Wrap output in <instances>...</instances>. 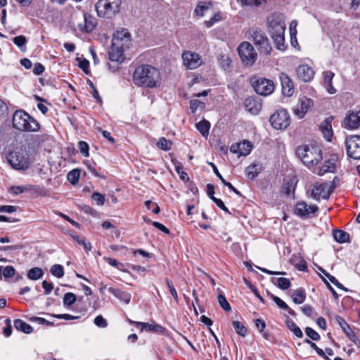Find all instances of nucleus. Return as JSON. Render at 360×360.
I'll return each mask as SVG.
<instances>
[{
    "mask_svg": "<svg viewBox=\"0 0 360 360\" xmlns=\"http://www.w3.org/2000/svg\"><path fill=\"white\" fill-rule=\"evenodd\" d=\"M291 297L295 304H302L306 299L305 290L302 288H297L293 290Z\"/></svg>",
    "mask_w": 360,
    "mask_h": 360,
    "instance_id": "nucleus-28",
    "label": "nucleus"
},
{
    "mask_svg": "<svg viewBox=\"0 0 360 360\" xmlns=\"http://www.w3.org/2000/svg\"><path fill=\"white\" fill-rule=\"evenodd\" d=\"M80 176V172L77 169H72L68 174V180L70 183L75 185L76 184Z\"/></svg>",
    "mask_w": 360,
    "mask_h": 360,
    "instance_id": "nucleus-39",
    "label": "nucleus"
},
{
    "mask_svg": "<svg viewBox=\"0 0 360 360\" xmlns=\"http://www.w3.org/2000/svg\"><path fill=\"white\" fill-rule=\"evenodd\" d=\"M221 13L217 12L210 20H205L204 23L207 27H211L214 24L221 20Z\"/></svg>",
    "mask_w": 360,
    "mask_h": 360,
    "instance_id": "nucleus-42",
    "label": "nucleus"
},
{
    "mask_svg": "<svg viewBox=\"0 0 360 360\" xmlns=\"http://www.w3.org/2000/svg\"><path fill=\"white\" fill-rule=\"evenodd\" d=\"M238 52L242 63L246 66L252 65L257 58L254 47L248 41H243L239 45Z\"/></svg>",
    "mask_w": 360,
    "mask_h": 360,
    "instance_id": "nucleus-7",
    "label": "nucleus"
},
{
    "mask_svg": "<svg viewBox=\"0 0 360 360\" xmlns=\"http://www.w3.org/2000/svg\"><path fill=\"white\" fill-rule=\"evenodd\" d=\"M336 323L341 327L347 338L356 346L360 347V340L347 324L345 320L340 316L335 317Z\"/></svg>",
    "mask_w": 360,
    "mask_h": 360,
    "instance_id": "nucleus-17",
    "label": "nucleus"
},
{
    "mask_svg": "<svg viewBox=\"0 0 360 360\" xmlns=\"http://www.w3.org/2000/svg\"><path fill=\"white\" fill-rule=\"evenodd\" d=\"M166 283L169 289V292H170L171 295H172L174 300L177 302L179 301L178 293H177L172 282L171 281H169V279H166Z\"/></svg>",
    "mask_w": 360,
    "mask_h": 360,
    "instance_id": "nucleus-49",
    "label": "nucleus"
},
{
    "mask_svg": "<svg viewBox=\"0 0 360 360\" xmlns=\"http://www.w3.org/2000/svg\"><path fill=\"white\" fill-rule=\"evenodd\" d=\"M345 146L349 157L355 160L360 159V136L355 135L347 138Z\"/></svg>",
    "mask_w": 360,
    "mask_h": 360,
    "instance_id": "nucleus-11",
    "label": "nucleus"
},
{
    "mask_svg": "<svg viewBox=\"0 0 360 360\" xmlns=\"http://www.w3.org/2000/svg\"><path fill=\"white\" fill-rule=\"evenodd\" d=\"M232 323L235 330L238 335L243 337H245L246 335L247 328L244 326V325L242 323H240L238 321H233Z\"/></svg>",
    "mask_w": 360,
    "mask_h": 360,
    "instance_id": "nucleus-38",
    "label": "nucleus"
},
{
    "mask_svg": "<svg viewBox=\"0 0 360 360\" xmlns=\"http://www.w3.org/2000/svg\"><path fill=\"white\" fill-rule=\"evenodd\" d=\"M271 281L281 290H287L290 286V281L288 278L284 277L273 278Z\"/></svg>",
    "mask_w": 360,
    "mask_h": 360,
    "instance_id": "nucleus-31",
    "label": "nucleus"
},
{
    "mask_svg": "<svg viewBox=\"0 0 360 360\" xmlns=\"http://www.w3.org/2000/svg\"><path fill=\"white\" fill-rule=\"evenodd\" d=\"M16 207L12 205H3L0 207V212L12 213L15 212Z\"/></svg>",
    "mask_w": 360,
    "mask_h": 360,
    "instance_id": "nucleus-60",
    "label": "nucleus"
},
{
    "mask_svg": "<svg viewBox=\"0 0 360 360\" xmlns=\"http://www.w3.org/2000/svg\"><path fill=\"white\" fill-rule=\"evenodd\" d=\"M244 107L252 115H257L262 109V103L256 98L248 97L244 101Z\"/></svg>",
    "mask_w": 360,
    "mask_h": 360,
    "instance_id": "nucleus-24",
    "label": "nucleus"
},
{
    "mask_svg": "<svg viewBox=\"0 0 360 360\" xmlns=\"http://www.w3.org/2000/svg\"><path fill=\"white\" fill-rule=\"evenodd\" d=\"M324 75V84L332 82L335 74L331 71H326L323 72Z\"/></svg>",
    "mask_w": 360,
    "mask_h": 360,
    "instance_id": "nucleus-58",
    "label": "nucleus"
},
{
    "mask_svg": "<svg viewBox=\"0 0 360 360\" xmlns=\"http://www.w3.org/2000/svg\"><path fill=\"white\" fill-rule=\"evenodd\" d=\"M74 239L75 240H77V242L79 245H82L86 252L91 250V243H86L85 241L84 238H79V237L75 236V237H74Z\"/></svg>",
    "mask_w": 360,
    "mask_h": 360,
    "instance_id": "nucleus-52",
    "label": "nucleus"
},
{
    "mask_svg": "<svg viewBox=\"0 0 360 360\" xmlns=\"http://www.w3.org/2000/svg\"><path fill=\"white\" fill-rule=\"evenodd\" d=\"M250 34L255 45L257 46L261 53L269 55L271 51L269 40L264 32L257 28L250 30Z\"/></svg>",
    "mask_w": 360,
    "mask_h": 360,
    "instance_id": "nucleus-6",
    "label": "nucleus"
},
{
    "mask_svg": "<svg viewBox=\"0 0 360 360\" xmlns=\"http://www.w3.org/2000/svg\"><path fill=\"white\" fill-rule=\"evenodd\" d=\"M306 335L312 340L318 341L320 339L319 334L310 327L305 328Z\"/></svg>",
    "mask_w": 360,
    "mask_h": 360,
    "instance_id": "nucleus-46",
    "label": "nucleus"
},
{
    "mask_svg": "<svg viewBox=\"0 0 360 360\" xmlns=\"http://www.w3.org/2000/svg\"><path fill=\"white\" fill-rule=\"evenodd\" d=\"M271 298L280 308L283 309H288V304L278 297L272 295Z\"/></svg>",
    "mask_w": 360,
    "mask_h": 360,
    "instance_id": "nucleus-54",
    "label": "nucleus"
},
{
    "mask_svg": "<svg viewBox=\"0 0 360 360\" xmlns=\"http://www.w3.org/2000/svg\"><path fill=\"white\" fill-rule=\"evenodd\" d=\"M122 0H98L96 4L98 15L111 18L120 11Z\"/></svg>",
    "mask_w": 360,
    "mask_h": 360,
    "instance_id": "nucleus-5",
    "label": "nucleus"
},
{
    "mask_svg": "<svg viewBox=\"0 0 360 360\" xmlns=\"http://www.w3.org/2000/svg\"><path fill=\"white\" fill-rule=\"evenodd\" d=\"M312 105L313 101L311 99L306 96L300 98L293 109L294 113L299 118H302Z\"/></svg>",
    "mask_w": 360,
    "mask_h": 360,
    "instance_id": "nucleus-18",
    "label": "nucleus"
},
{
    "mask_svg": "<svg viewBox=\"0 0 360 360\" xmlns=\"http://www.w3.org/2000/svg\"><path fill=\"white\" fill-rule=\"evenodd\" d=\"M343 127L348 129H356L360 127V109L349 111L345 116Z\"/></svg>",
    "mask_w": 360,
    "mask_h": 360,
    "instance_id": "nucleus-15",
    "label": "nucleus"
},
{
    "mask_svg": "<svg viewBox=\"0 0 360 360\" xmlns=\"http://www.w3.org/2000/svg\"><path fill=\"white\" fill-rule=\"evenodd\" d=\"M286 324L288 328L292 331L294 335L297 338H302L303 333L301 329L296 325V323L292 320L286 321Z\"/></svg>",
    "mask_w": 360,
    "mask_h": 360,
    "instance_id": "nucleus-37",
    "label": "nucleus"
},
{
    "mask_svg": "<svg viewBox=\"0 0 360 360\" xmlns=\"http://www.w3.org/2000/svg\"><path fill=\"white\" fill-rule=\"evenodd\" d=\"M212 200L214 202V203L219 207L220 209L224 210L226 213H230L228 208L225 206L224 203L221 199L217 198H212Z\"/></svg>",
    "mask_w": 360,
    "mask_h": 360,
    "instance_id": "nucleus-56",
    "label": "nucleus"
},
{
    "mask_svg": "<svg viewBox=\"0 0 360 360\" xmlns=\"http://www.w3.org/2000/svg\"><path fill=\"white\" fill-rule=\"evenodd\" d=\"M279 78L283 94L285 96H291L294 93V85L292 80L289 76L284 72H281L279 75Z\"/></svg>",
    "mask_w": 360,
    "mask_h": 360,
    "instance_id": "nucleus-22",
    "label": "nucleus"
},
{
    "mask_svg": "<svg viewBox=\"0 0 360 360\" xmlns=\"http://www.w3.org/2000/svg\"><path fill=\"white\" fill-rule=\"evenodd\" d=\"M276 47L278 49L283 50L285 49V38L284 33L280 34H275L271 36Z\"/></svg>",
    "mask_w": 360,
    "mask_h": 360,
    "instance_id": "nucleus-36",
    "label": "nucleus"
},
{
    "mask_svg": "<svg viewBox=\"0 0 360 360\" xmlns=\"http://www.w3.org/2000/svg\"><path fill=\"white\" fill-rule=\"evenodd\" d=\"M44 70H45V68L42 64L36 63L34 65V68L33 69V72L36 75H40L41 74L43 73Z\"/></svg>",
    "mask_w": 360,
    "mask_h": 360,
    "instance_id": "nucleus-59",
    "label": "nucleus"
},
{
    "mask_svg": "<svg viewBox=\"0 0 360 360\" xmlns=\"http://www.w3.org/2000/svg\"><path fill=\"white\" fill-rule=\"evenodd\" d=\"M11 190L15 195H18V194L22 193H24L26 191V189L24 187L20 186H13L11 188Z\"/></svg>",
    "mask_w": 360,
    "mask_h": 360,
    "instance_id": "nucleus-62",
    "label": "nucleus"
},
{
    "mask_svg": "<svg viewBox=\"0 0 360 360\" xmlns=\"http://www.w3.org/2000/svg\"><path fill=\"white\" fill-rule=\"evenodd\" d=\"M161 77L159 70L149 65L137 67L133 74L135 84L148 88H155L160 83Z\"/></svg>",
    "mask_w": 360,
    "mask_h": 360,
    "instance_id": "nucleus-1",
    "label": "nucleus"
},
{
    "mask_svg": "<svg viewBox=\"0 0 360 360\" xmlns=\"http://www.w3.org/2000/svg\"><path fill=\"white\" fill-rule=\"evenodd\" d=\"M296 73L298 79L304 82L311 81L314 75L312 68L306 64L299 65L296 69Z\"/></svg>",
    "mask_w": 360,
    "mask_h": 360,
    "instance_id": "nucleus-21",
    "label": "nucleus"
},
{
    "mask_svg": "<svg viewBox=\"0 0 360 360\" xmlns=\"http://www.w3.org/2000/svg\"><path fill=\"white\" fill-rule=\"evenodd\" d=\"M78 148L79 151L85 156L88 157L89 154V145L83 141H80L78 143Z\"/></svg>",
    "mask_w": 360,
    "mask_h": 360,
    "instance_id": "nucleus-50",
    "label": "nucleus"
},
{
    "mask_svg": "<svg viewBox=\"0 0 360 360\" xmlns=\"http://www.w3.org/2000/svg\"><path fill=\"white\" fill-rule=\"evenodd\" d=\"M14 327L16 330L24 332L25 333L27 334L32 333V326L21 319L15 320Z\"/></svg>",
    "mask_w": 360,
    "mask_h": 360,
    "instance_id": "nucleus-30",
    "label": "nucleus"
},
{
    "mask_svg": "<svg viewBox=\"0 0 360 360\" xmlns=\"http://www.w3.org/2000/svg\"><path fill=\"white\" fill-rule=\"evenodd\" d=\"M94 323L101 328H105L108 326L106 320L102 316H97L94 319Z\"/></svg>",
    "mask_w": 360,
    "mask_h": 360,
    "instance_id": "nucleus-53",
    "label": "nucleus"
},
{
    "mask_svg": "<svg viewBox=\"0 0 360 360\" xmlns=\"http://www.w3.org/2000/svg\"><path fill=\"white\" fill-rule=\"evenodd\" d=\"M172 142L164 137L160 138L157 143L158 147L164 150H169L172 148Z\"/></svg>",
    "mask_w": 360,
    "mask_h": 360,
    "instance_id": "nucleus-40",
    "label": "nucleus"
},
{
    "mask_svg": "<svg viewBox=\"0 0 360 360\" xmlns=\"http://www.w3.org/2000/svg\"><path fill=\"white\" fill-rule=\"evenodd\" d=\"M130 44V34L125 30L117 31L114 34L112 45L109 51V58L111 61L121 63L124 60V51Z\"/></svg>",
    "mask_w": 360,
    "mask_h": 360,
    "instance_id": "nucleus-2",
    "label": "nucleus"
},
{
    "mask_svg": "<svg viewBox=\"0 0 360 360\" xmlns=\"http://www.w3.org/2000/svg\"><path fill=\"white\" fill-rule=\"evenodd\" d=\"M13 126L21 131L34 132L39 129V122L23 110H16L13 115Z\"/></svg>",
    "mask_w": 360,
    "mask_h": 360,
    "instance_id": "nucleus-4",
    "label": "nucleus"
},
{
    "mask_svg": "<svg viewBox=\"0 0 360 360\" xmlns=\"http://www.w3.org/2000/svg\"><path fill=\"white\" fill-rule=\"evenodd\" d=\"M218 302H219L220 306L221 307V308H223L225 311H231V306H230L229 303L228 302V301L226 300L224 295H219Z\"/></svg>",
    "mask_w": 360,
    "mask_h": 360,
    "instance_id": "nucleus-44",
    "label": "nucleus"
},
{
    "mask_svg": "<svg viewBox=\"0 0 360 360\" xmlns=\"http://www.w3.org/2000/svg\"><path fill=\"white\" fill-rule=\"evenodd\" d=\"M129 322L131 324L136 326V327H139L141 331L145 330L147 331L159 332L162 330V327L158 324H150L148 323L137 322L131 320H129Z\"/></svg>",
    "mask_w": 360,
    "mask_h": 360,
    "instance_id": "nucleus-27",
    "label": "nucleus"
},
{
    "mask_svg": "<svg viewBox=\"0 0 360 360\" xmlns=\"http://www.w3.org/2000/svg\"><path fill=\"white\" fill-rule=\"evenodd\" d=\"M8 161L15 169H25L29 167V158L22 150H16L8 155Z\"/></svg>",
    "mask_w": 360,
    "mask_h": 360,
    "instance_id": "nucleus-8",
    "label": "nucleus"
},
{
    "mask_svg": "<svg viewBox=\"0 0 360 360\" xmlns=\"http://www.w3.org/2000/svg\"><path fill=\"white\" fill-rule=\"evenodd\" d=\"M42 288L44 289L45 294L49 295L53 289V285L51 283H49L46 281L42 282Z\"/></svg>",
    "mask_w": 360,
    "mask_h": 360,
    "instance_id": "nucleus-57",
    "label": "nucleus"
},
{
    "mask_svg": "<svg viewBox=\"0 0 360 360\" xmlns=\"http://www.w3.org/2000/svg\"><path fill=\"white\" fill-rule=\"evenodd\" d=\"M108 292L127 304H129L131 301V295L129 292H124L120 289H116L112 287L108 288Z\"/></svg>",
    "mask_w": 360,
    "mask_h": 360,
    "instance_id": "nucleus-26",
    "label": "nucleus"
},
{
    "mask_svg": "<svg viewBox=\"0 0 360 360\" xmlns=\"http://www.w3.org/2000/svg\"><path fill=\"white\" fill-rule=\"evenodd\" d=\"M338 160V158L336 155H330V158L323 162L316 173L319 176H323L327 172H334L336 169Z\"/></svg>",
    "mask_w": 360,
    "mask_h": 360,
    "instance_id": "nucleus-20",
    "label": "nucleus"
},
{
    "mask_svg": "<svg viewBox=\"0 0 360 360\" xmlns=\"http://www.w3.org/2000/svg\"><path fill=\"white\" fill-rule=\"evenodd\" d=\"M269 121L274 129L282 130L290 125V118L285 110L280 109L271 116Z\"/></svg>",
    "mask_w": 360,
    "mask_h": 360,
    "instance_id": "nucleus-10",
    "label": "nucleus"
},
{
    "mask_svg": "<svg viewBox=\"0 0 360 360\" xmlns=\"http://www.w3.org/2000/svg\"><path fill=\"white\" fill-rule=\"evenodd\" d=\"M76 295L72 292H67L63 297L64 305L71 306L76 302Z\"/></svg>",
    "mask_w": 360,
    "mask_h": 360,
    "instance_id": "nucleus-43",
    "label": "nucleus"
},
{
    "mask_svg": "<svg viewBox=\"0 0 360 360\" xmlns=\"http://www.w3.org/2000/svg\"><path fill=\"white\" fill-rule=\"evenodd\" d=\"M91 198L96 202L98 205H103L104 204L105 197L100 193H94L91 195Z\"/></svg>",
    "mask_w": 360,
    "mask_h": 360,
    "instance_id": "nucleus-48",
    "label": "nucleus"
},
{
    "mask_svg": "<svg viewBox=\"0 0 360 360\" xmlns=\"http://www.w3.org/2000/svg\"><path fill=\"white\" fill-rule=\"evenodd\" d=\"M153 225L158 229L159 230L162 231V232L167 233V234H169V230L165 226H164L162 224L160 223V222H158V221H153Z\"/></svg>",
    "mask_w": 360,
    "mask_h": 360,
    "instance_id": "nucleus-61",
    "label": "nucleus"
},
{
    "mask_svg": "<svg viewBox=\"0 0 360 360\" xmlns=\"http://www.w3.org/2000/svg\"><path fill=\"white\" fill-rule=\"evenodd\" d=\"M296 153L302 162L309 167L316 165L323 158L321 148L313 144L299 146Z\"/></svg>",
    "mask_w": 360,
    "mask_h": 360,
    "instance_id": "nucleus-3",
    "label": "nucleus"
},
{
    "mask_svg": "<svg viewBox=\"0 0 360 360\" xmlns=\"http://www.w3.org/2000/svg\"><path fill=\"white\" fill-rule=\"evenodd\" d=\"M333 188L327 183H316L308 191V194L316 200L320 198L328 199L333 193Z\"/></svg>",
    "mask_w": 360,
    "mask_h": 360,
    "instance_id": "nucleus-9",
    "label": "nucleus"
},
{
    "mask_svg": "<svg viewBox=\"0 0 360 360\" xmlns=\"http://www.w3.org/2000/svg\"><path fill=\"white\" fill-rule=\"evenodd\" d=\"M182 59L184 65L190 70L196 69L203 63V60L199 54L190 51H184Z\"/></svg>",
    "mask_w": 360,
    "mask_h": 360,
    "instance_id": "nucleus-12",
    "label": "nucleus"
},
{
    "mask_svg": "<svg viewBox=\"0 0 360 360\" xmlns=\"http://www.w3.org/2000/svg\"><path fill=\"white\" fill-rule=\"evenodd\" d=\"M268 26L271 36L285 32V24L279 16L272 17L269 20Z\"/></svg>",
    "mask_w": 360,
    "mask_h": 360,
    "instance_id": "nucleus-19",
    "label": "nucleus"
},
{
    "mask_svg": "<svg viewBox=\"0 0 360 360\" xmlns=\"http://www.w3.org/2000/svg\"><path fill=\"white\" fill-rule=\"evenodd\" d=\"M260 167L256 164L249 165L246 169V175L249 179H253L259 173Z\"/></svg>",
    "mask_w": 360,
    "mask_h": 360,
    "instance_id": "nucleus-35",
    "label": "nucleus"
},
{
    "mask_svg": "<svg viewBox=\"0 0 360 360\" xmlns=\"http://www.w3.org/2000/svg\"><path fill=\"white\" fill-rule=\"evenodd\" d=\"M319 208L316 205H307L305 202L302 201L296 204L295 207V214L302 218H308L318 211Z\"/></svg>",
    "mask_w": 360,
    "mask_h": 360,
    "instance_id": "nucleus-16",
    "label": "nucleus"
},
{
    "mask_svg": "<svg viewBox=\"0 0 360 360\" xmlns=\"http://www.w3.org/2000/svg\"><path fill=\"white\" fill-rule=\"evenodd\" d=\"M105 260L112 266L116 267L117 269L122 271H126L124 269V264L120 263L117 259L112 258H105Z\"/></svg>",
    "mask_w": 360,
    "mask_h": 360,
    "instance_id": "nucleus-45",
    "label": "nucleus"
},
{
    "mask_svg": "<svg viewBox=\"0 0 360 360\" xmlns=\"http://www.w3.org/2000/svg\"><path fill=\"white\" fill-rule=\"evenodd\" d=\"M15 269L12 266H6L3 269V275L6 278H11L15 274Z\"/></svg>",
    "mask_w": 360,
    "mask_h": 360,
    "instance_id": "nucleus-51",
    "label": "nucleus"
},
{
    "mask_svg": "<svg viewBox=\"0 0 360 360\" xmlns=\"http://www.w3.org/2000/svg\"><path fill=\"white\" fill-rule=\"evenodd\" d=\"M333 235L334 239L338 243H343L349 240V235L344 231H334Z\"/></svg>",
    "mask_w": 360,
    "mask_h": 360,
    "instance_id": "nucleus-33",
    "label": "nucleus"
},
{
    "mask_svg": "<svg viewBox=\"0 0 360 360\" xmlns=\"http://www.w3.org/2000/svg\"><path fill=\"white\" fill-rule=\"evenodd\" d=\"M97 25L96 19L91 15L84 13L81 16V22L77 23V28L82 32L90 33Z\"/></svg>",
    "mask_w": 360,
    "mask_h": 360,
    "instance_id": "nucleus-14",
    "label": "nucleus"
},
{
    "mask_svg": "<svg viewBox=\"0 0 360 360\" xmlns=\"http://www.w3.org/2000/svg\"><path fill=\"white\" fill-rule=\"evenodd\" d=\"M211 6L210 3L200 1L197 4L194 13L198 17H203L205 13L210 9Z\"/></svg>",
    "mask_w": 360,
    "mask_h": 360,
    "instance_id": "nucleus-29",
    "label": "nucleus"
},
{
    "mask_svg": "<svg viewBox=\"0 0 360 360\" xmlns=\"http://www.w3.org/2000/svg\"><path fill=\"white\" fill-rule=\"evenodd\" d=\"M51 274L57 277L62 278L64 276V269L62 265L60 264H54L51 266Z\"/></svg>",
    "mask_w": 360,
    "mask_h": 360,
    "instance_id": "nucleus-41",
    "label": "nucleus"
},
{
    "mask_svg": "<svg viewBox=\"0 0 360 360\" xmlns=\"http://www.w3.org/2000/svg\"><path fill=\"white\" fill-rule=\"evenodd\" d=\"M255 326H256V327L257 328V329H258L260 332H262V331H263V330H264V329L265 328V327H266V323H265V322H264L263 320H262V319H257V320L255 321Z\"/></svg>",
    "mask_w": 360,
    "mask_h": 360,
    "instance_id": "nucleus-64",
    "label": "nucleus"
},
{
    "mask_svg": "<svg viewBox=\"0 0 360 360\" xmlns=\"http://www.w3.org/2000/svg\"><path fill=\"white\" fill-rule=\"evenodd\" d=\"M13 43L18 47L22 48L25 46V44L27 43V39L23 35H19L17 37H15L13 39Z\"/></svg>",
    "mask_w": 360,
    "mask_h": 360,
    "instance_id": "nucleus-47",
    "label": "nucleus"
},
{
    "mask_svg": "<svg viewBox=\"0 0 360 360\" xmlns=\"http://www.w3.org/2000/svg\"><path fill=\"white\" fill-rule=\"evenodd\" d=\"M190 107L193 112H195L199 107H204V103L198 99L191 100Z\"/></svg>",
    "mask_w": 360,
    "mask_h": 360,
    "instance_id": "nucleus-55",
    "label": "nucleus"
},
{
    "mask_svg": "<svg viewBox=\"0 0 360 360\" xmlns=\"http://www.w3.org/2000/svg\"><path fill=\"white\" fill-rule=\"evenodd\" d=\"M43 275V270L39 267L32 268L27 272L28 278L34 281L41 278Z\"/></svg>",
    "mask_w": 360,
    "mask_h": 360,
    "instance_id": "nucleus-34",
    "label": "nucleus"
},
{
    "mask_svg": "<svg viewBox=\"0 0 360 360\" xmlns=\"http://www.w3.org/2000/svg\"><path fill=\"white\" fill-rule=\"evenodd\" d=\"M252 146L250 141H244L239 143L233 144L230 150L233 153H239V155L246 156L252 150Z\"/></svg>",
    "mask_w": 360,
    "mask_h": 360,
    "instance_id": "nucleus-23",
    "label": "nucleus"
},
{
    "mask_svg": "<svg viewBox=\"0 0 360 360\" xmlns=\"http://www.w3.org/2000/svg\"><path fill=\"white\" fill-rule=\"evenodd\" d=\"M301 310L305 315L310 316L313 311V308L310 305L305 304L301 307Z\"/></svg>",
    "mask_w": 360,
    "mask_h": 360,
    "instance_id": "nucleus-63",
    "label": "nucleus"
},
{
    "mask_svg": "<svg viewBox=\"0 0 360 360\" xmlns=\"http://www.w3.org/2000/svg\"><path fill=\"white\" fill-rule=\"evenodd\" d=\"M331 120L332 119L330 117L325 119L319 126L320 131H321L323 137L328 141H330L331 138L333 135Z\"/></svg>",
    "mask_w": 360,
    "mask_h": 360,
    "instance_id": "nucleus-25",
    "label": "nucleus"
},
{
    "mask_svg": "<svg viewBox=\"0 0 360 360\" xmlns=\"http://www.w3.org/2000/svg\"><path fill=\"white\" fill-rule=\"evenodd\" d=\"M197 129L200 131L202 136L207 137L209 134L210 129V123L207 120H202L195 124Z\"/></svg>",
    "mask_w": 360,
    "mask_h": 360,
    "instance_id": "nucleus-32",
    "label": "nucleus"
},
{
    "mask_svg": "<svg viewBox=\"0 0 360 360\" xmlns=\"http://www.w3.org/2000/svg\"><path fill=\"white\" fill-rule=\"evenodd\" d=\"M255 91L262 96L270 95L274 90V84L271 80L259 78L252 83Z\"/></svg>",
    "mask_w": 360,
    "mask_h": 360,
    "instance_id": "nucleus-13",
    "label": "nucleus"
}]
</instances>
